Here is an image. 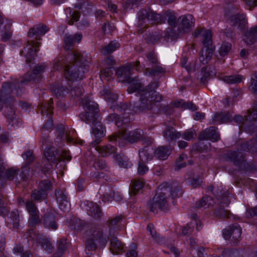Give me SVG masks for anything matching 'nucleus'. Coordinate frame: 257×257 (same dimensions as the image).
I'll list each match as a JSON object with an SVG mask.
<instances>
[{"label": "nucleus", "instance_id": "obj_31", "mask_svg": "<svg viewBox=\"0 0 257 257\" xmlns=\"http://www.w3.org/2000/svg\"><path fill=\"white\" fill-rule=\"evenodd\" d=\"M43 224L45 227L51 230H56L58 228V225L55 220V216L52 213H48L44 216Z\"/></svg>", "mask_w": 257, "mask_h": 257}, {"label": "nucleus", "instance_id": "obj_6", "mask_svg": "<svg viewBox=\"0 0 257 257\" xmlns=\"http://www.w3.org/2000/svg\"><path fill=\"white\" fill-rule=\"evenodd\" d=\"M202 37V41L204 47L200 53L199 59L203 64L207 63L212 58L213 47L212 46V34L210 30L198 29L194 33L195 37Z\"/></svg>", "mask_w": 257, "mask_h": 257}, {"label": "nucleus", "instance_id": "obj_10", "mask_svg": "<svg viewBox=\"0 0 257 257\" xmlns=\"http://www.w3.org/2000/svg\"><path fill=\"white\" fill-rule=\"evenodd\" d=\"M57 130L58 132V137L56 138L55 142L59 145L60 143H62L64 139L66 140L68 143L71 144L79 143L82 144L83 141L80 140L79 142L75 140L76 136V132L74 129L71 128L67 130L65 134V127L63 125H59Z\"/></svg>", "mask_w": 257, "mask_h": 257}, {"label": "nucleus", "instance_id": "obj_45", "mask_svg": "<svg viewBox=\"0 0 257 257\" xmlns=\"http://www.w3.org/2000/svg\"><path fill=\"white\" fill-rule=\"evenodd\" d=\"M145 182L143 179H138L133 180L131 184V191L134 195L141 190L144 186Z\"/></svg>", "mask_w": 257, "mask_h": 257}, {"label": "nucleus", "instance_id": "obj_34", "mask_svg": "<svg viewBox=\"0 0 257 257\" xmlns=\"http://www.w3.org/2000/svg\"><path fill=\"white\" fill-rule=\"evenodd\" d=\"M100 93L103 98L109 102L112 103L117 99V94L112 92L109 88L103 87Z\"/></svg>", "mask_w": 257, "mask_h": 257}, {"label": "nucleus", "instance_id": "obj_47", "mask_svg": "<svg viewBox=\"0 0 257 257\" xmlns=\"http://www.w3.org/2000/svg\"><path fill=\"white\" fill-rule=\"evenodd\" d=\"M231 237L234 240V243H235L240 238L241 229L239 225L235 224L231 227Z\"/></svg>", "mask_w": 257, "mask_h": 257}, {"label": "nucleus", "instance_id": "obj_54", "mask_svg": "<svg viewBox=\"0 0 257 257\" xmlns=\"http://www.w3.org/2000/svg\"><path fill=\"white\" fill-rule=\"evenodd\" d=\"M53 126V120L50 118H49L47 122L44 125L43 130H42V140H43V138H45V139H48V136H47V131H49L52 128Z\"/></svg>", "mask_w": 257, "mask_h": 257}, {"label": "nucleus", "instance_id": "obj_44", "mask_svg": "<svg viewBox=\"0 0 257 257\" xmlns=\"http://www.w3.org/2000/svg\"><path fill=\"white\" fill-rule=\"evenodd\" d=\"M213 201L212 198L209 196H204L201 199L197 201L195 204V207L197 208L205 207L206 206H209L213 205Z\"/></svg>", "mask_w": 257, "mask_h": 257}, {"label": "nucleus", "instance_id": "obj_33", "mask_svg": "<svg viewBox=\"0 0 257 257\" xmlns=\"http://www.w3.org/2000/svg\"><path fill=\"white\" fill-rule=\"evenodd\" d=\"M153 149L151 146H147L141 149L139 153L140 161L148 162L153 158Z\"/></svg>", "mask_w": 257, "mask_h": 257}, {"label": "nucleus", "instance_id": "obj_1", "mask_svg": "<svg viewBox=\"0 0 257 257\" xmlns=\"http://www.w3.org/2000/svg\"><path fill=\"white\" fill-rule=\"evenodd\" d=\"M139 66L140 62L137 61L135 63L120 67L116 70V75L118 77L122 78L123 82L130 84L127 88L128 93L136 92L140 97L139 105L134 107V111L137 113L153 110L155 106H157V103L162 99V96L154 90L158 86L157 82L155 81L147 87H143L137 78L130 76L131 69L136 67V69L138 71Z\"/></svg>", "mask_w": 257, "mask_h": 257}, {"label": "nucleus", "instance_id": "obj_53", "mask_svg": "<svg viewBox=\"0 0 257 257\" xmlns=\"http://www.w3.org/2000/svg\"><path fill=\"white\" fill-rule=\"evenodd\" d=\"M111 69V67H107L102 70L100 74V78L101 79H106L107 81L110 80L113 75Z\"/></svg>", "mask_w": 257, "mask_h": 257}, {"label": "nucleus", "instance_id": "obj_36", "mask_svg": "<svg viewBox=\"0 0 257 257\" xmlns=\"http://www.w3.org/2000/svg\"><path fill=\"white\" fill-rule=\"evenodd\" d=\"M171 150L167 147H160L155 151H154L155 156L161 160H165L167 159L171 154Z\"/></svg>", "mask_w": 257, "mask_h": 257}, {"label": "nucleus", "instance_id": "obj_24", "mask_svg": "<svg viewBox=\"0 0 257 257\" xmlns=\"http://www.w3.org/2000/svg\"><path fill=\"white\" fill-rule=\"evenodd\" d=\"M85 204L86 207L85 210L89 215L95 218L100 217L102 212L97 204L92 202L87 201L86 203H85Z\"/></svg>", "mask_w": 257, "mask_h": 257}, {"label": "nucleus", "instance_id": "obj_20", "mask_svg": "<svg viewBox=\"0 0 257 257\" xmlns=\"http://www.w3.org/2000/svg\"><path fill=\"white\" fill-rule=\"evenodd\" d=\"M57 201L59 208L64 212L69 210L70 204L67 200V195L63 190H58L55 192Z\"/></svg>", "mask_w": 257, "mask_h": 257}, {"label": "nucleus", "instance_id": "obj_37", "mask_svg": "<svg viewBox=\"0 0 257 257\" xmlns=\"http://www.w3.org/2000/svg\"><path fill=\"white\" fill-rule=\"evenodd\" d=\"M123 218L121 215H119L113 217L109 222V227L110 229V236H112L111 230L118 231L120 229V226L119 224L121 223Z\"/></svg>", "mask_w": 257, "mask_h": 257}, {"label": "nucleus", "instance_id": "obj_41", "mask_svg": "<svg viewBox=\"0 0 257 257\" xmlns=\"http://www.w3.org/2000/svg\"><path fill=\"white\" fill-rule=\"evenodd\" d=\"M67 248L66 239L61 238L58 241V247L57 251L54 253L53 257H60L65 251Z\"/></svg>", "mask_w": 257, "mask_h": 257}, {"label": "nucleus", "instance_id": "obj_23", "mask_svg": "<svg viewBox=\"0 0 257 257\" xmlns=\"http://www.w3.org/2000/svg\"><path fill=\"white\" fill-rule=\"evenodd\" d=\"M181 20L180 29L184 33L189 32L194 26L195 19L191 15H186L180 17Z\"/></svg>", "mask_w": 257, "mask_h": 257}, {"label": "nucleus", "instance_id": "obj_16", "mask_svg": "<svg viewBox=\"0 0 257 257\" xmlns=\"http://www.w3.org/2000/svg\"><path fill=\"white\" fill-rule=\"evenodd\" d=\"M17 174V170L13 168L6 170L2 158L0 157V187L6 179L12 180Z\"/></svg>", "mask_w": 257, "mask_h": 257}, {"label": "nucleus", "instance_id": "obj_30", "mask_svg": "<svg viewBox=\"0 0 257 257\" xmlns=\"http://www.w3.org/2000/svg\"><path fill=\"white\" fill-rule=\"evenodd\" d=\"M95 150L102 157H107L115 154L116 151V149L110 144L102 146H97Z\"/></svg>", "mask_w": 257, "mask_h": 257}, {"label": "nucleus", "instance_id": "obj_25", "mask_svg": "<svg viewBox=\"0 0 257 257\" xmlns=\"http://www.w3.org/2000/svg\"><path fill=\"white\" fill-rule=\"evenodd\" d=\"M227 158L234 162L236 165L241 168L242 164H244V154L239 151L230 152L227 154Z\"/></svg>", "mask_w": 257, "mask_h": 257}, {"label": "nucleus", "instance_id": "obj_5", "mask_svg": "<svg viewBox=\"0 0 257 257\" xmlns=\"http://www.w3.org/2000/svg\"><path fill=\"white\" fill-rule=\"evenodd\" d=\"M45 68L46 67L44 64L39 65L36 66L32 72H28L25 74L24 78L21 79V80L16 79L14 82H4L2 86V94H7L13 92L14 94H18L19 91L17 88L19 86L20 83L21 85H22L23 83H27L32 80L39 79L41 74L44 72Z\"/></svg>", "mask_w": 257, "mask_h": 257}, {"label": "nucleus", "instance_id": "obj_64", "mask_svg": "<svg viewBox=\"0 0 257 257\" xmlns=\"http://www.w3.org/2000/svg\"><path fill=\"white\" fill-rule=\"evenodd\" d=\"M216 215L219 218H229L230 217V212L228 210L224 209H219L216 211Z\"/></svg>", "mask_w": 257, "mask_h": 257}, {"label": "nucleus", "instance_id": "obj_55", "mask_svg": "<svg viewBox=\"0 0 257 257\" xmlns=\"http://www.w3.org/2000/svg\"><path fill=\"white\" fill-rule=\"evenodd\" d=\"M13 227L15 228H19V213L18 211H13L11 215Z\"/></svg>", "mask_w": 257, "mask_h": 257}, {"label": "nucleus", "instance_id": "obj_21", "mask_svg": "<svg viewBox=\"0 0 257 257\" xmlns=\"http://www.w3.org/2000/svg\"><path fill=\"white\" fill-rule=\"evenodd\" d=\"M33 155V152L32 151H28L22 154V157L25 160L26 164L22 168V176L23 178H27L31 173L28 166L31 164L34 160Z\"/></svg>", "mask_w": 257, "mask_h": 257}, {"label": "nucleus", "instance_id": "obj_50", "mask_svg": "<svg viewBox=\"0 0 257 257\" xmlns=\"http://www.w3.org/2000/svg\"><path fill=\"white\" fill-rule=\"evenodd\" d=\"M6 116L9 121V125H11L12 126H15L17 125L19 121L13 110H11L10 112H7Z\"/></svg>", "mask_w": 257, "mask_h": 257}, {"label": "nucleus", "instance_id": "obj_9", "mask_svg": "<svg viewBox=\"0 0 257 257\" xmlns=\"http://www.w3.org/2000/svg\"><path fill=\"white\" fill-rule=\"evenodd\" d=\"M143 132L141 130H137L133 132L127 133L126 130L122 127V129L118 133L113 134L108 137L110 141H115L117 139L125 140L130 143H134L142 137Z\"/></svg>", "mask_w": 257, "mask_h": 257}, {"label": "nucleus", "instance_id": "obj_56", "mask_svg": "<svg viewBox=\"0 0 257 257\" xmlns=\"http://www.w3.org/2000/svg\"><path fill=\"white\" fill-rule=\"evenodd\" d=\"M46 193L40 190L39 191H34L32 194V197L36 201H40L45 199L46 197Z\"/></svg>", "mask_w": 257, "mask_h": 257}, {"label": "nucleus", "instance_id": "obj_22", "mask_svg": "<svg viewBox=\"0 0 257 257\" xmlns=\"http://www.w3.org/2000/svg\"><path fill=\"white\" fill-rule=\"evenodd\" d=\"M217 128L212 126L207 128L199 135L200 140H210L212 142H216L219 139V135L217 132Z\"/></svg>", "mask_w": 257, "mask_h": 257}, {"label": "nucleus", "instance_id": "obj_40", "mask_svg": "<svg viewBox=\"0 0 257 257\" xmlns=\"http://www.w3.org/2000/svg\"><path fill=\"white\" fill-rule=\"evenodd\" d=\"M107 119L109 121H114L115 125L118 127H121L123 124L130 122V119L128 118H124L122 119V118L116 113L111 114L108 116Z\"/></svg>", "mask_w": 257, "mask_h": 257}, {"label": "nucleus", "instance_id": "obj_63", "mask_svg": "<svg viewBox=\"0 0 257 257\" xmlns=\"http://www.w3.org/2000/svg\"><path fill=\"white\" fill-rule=\"evenodd\" d=\"M115 158V160L116 162V163L121 167L123 168H127L128 166H131V164H129L130 163H127V162L123 161L120 156L119 155H115L114 156Z\"/></svg>", "mask_w": 257, "mask_h": 257}, {"label": "nucleus", "instance_id": "obj_32", "mask_svg": "<svg viewBox=\"0 0 257 257\" xmlns=\"http://www.w3.org/2000/svg\"><path fill=\"white\" fill-rule=\"evenodd\" d=\"M18 203L20 206L25 205L26 210L29 214L39 212L37 206L32 200H29L25 202L23 198L20 197L18 199Z\"/></svg>", "mask_w": 257, "mask_h": 257}, {"label": "nucleus", "instance_id": "obj_8", "mask_svg": "<svg viewBox=\"0 0 257 257\" xmlns=\"http://www.w3.org/2000/svg\"><path fill=\"white\" fill-rule=\"evenodd\" d=\"M170 195V190L165 185L159 186L158 191L155 195L152 200L148 202V205L150 210L155 212L158 209L165 210L168 207V199Z\"/></svg>", "mask_w": 257, "mask_h": 257}, {"label": "nucleus", "instance_id": "obj_18", "mask_svg": "<svg viewBox=\"0 0 257 257\" xmlns=\"http://www.w3.org/2000/svg\"><path fill=\"white\" fill-rule=\"evenodd\" d=\"M49 31V28L45 25L40 24L30 29L28 37L32 38L35 37L36 40L40 39V37L44 35Z\"/></svg>", "mask_w": 257, "mask_h": 257}, {"label": "nucleus", "instance_id": "obj_49", "mask_svg": "<svg viewBox=\"0 0 257 257\" xmlns=\"http://www.w3.org/2000/svg\"><path fill=\"white\" fill-rule=\"evenodd\" d=\"M147 230L150 232L152 237L154 239L159 243L163 242V238L160 237L159 234L157 233L154 228V226L152 224H149L147 226Z\"/></svg>", "mask_w": 257, "mask_h": 257}, {"label": "nucleus", "instance_id": "obj_59", "mask_svg": "<svg viewBox=\"0 0 257 257\" xmlns=\"http://www.w3.org/2000/svg\"><path fill=\"white\" fill-rule=\"evenodd\" d=\"M186 158V155L185 154H182L180 155L179 158L177 160L176 165L175 167V170H179L180 169L184 168L186 166V164L185 162H182L184 159Z\"/></svg>", "mask_w": 257, "mask_h": 257}, {"label": "nucleus", "instance_id": "obj_19", "mask_svg": "<svg viewBox=\"0 0 257 257\" xmlns=\"http://www.w3.org/2000/svg\"><path fill=\"white\" fill-rule=\"evenodd\" d=\"M195 226L197 231H199L202 226L201 222L198 219L196 214H193L192 216V220L190 223L183 227L182 230V234L183 235H187L192 233Z\"/></svg>", "mask_w": 257, "mask_h": 257}, {"label": "nucleus", "instance_id": "obj_51", "mask_svg": "<svg viewBox=\"0 0 257 257\" xmlns=\"http://www.w3.org/2000/svg\"><path fill=\"white\" fill-rule=\"evenodd\" d=\"M164 18H168V22L170 26L172 27H176L177 25L176 17L174 12H166L165 13V16H163Z\"/></svg>", "mask_w": 257, "mask_h": 257}, {"label": "nucleus", "instance_id": "obj_3", "mask_svg": "<svg viewBox=\"0 0 257 257\" xmlns=\"http://www.w3.org/2000/svg\"><path fill=\"white\" fill-rule=\"evenodd\" d=\"M85 111L80 114L81 119L86 123H92V133L95 138H101L103 136V127L102 125L97 124L96 121L98 116L99 108L98 104L88 97H85L81 101Z\"/></svg>", "mask_w": 257, "mask_h": 257}, {"label": "nucleus", "instance_id": "obj_27", "mask_svg": "<svg viewBox=\"0 0 257 257\" xmlns=\"http://www.w3.org/2000/svg\"><path fill=\"white\" fill-rule=\"evenodd\" d=\"M110 243L109 249L113 254H118L123 251V245L117 237L112 236Z\"/></svg>", "mask_w": 257, "mask_h": 257}, {"label": "nucleus", "instance_id": "obj_15", "mask_svg": "<svg viewBox=\"0 0 257 257\" xmlns=\"http://www.w3.org/2000/svg\"><path fill=\"white\" fill-rule=\"evenodd\" d=\"M33 232H30V236L33 239H36L37 242L41 245L42 247L47 252L51 253L53 250V246L52 245L50 240L44 236L43 235L39 233L36 234L32 231Z\"/></svg>", "mask_w": 257, "mask_h": 257}, {"label": "nucleus", "instance_id": "obj_7", "mask_svg": "<svg viewBox=\"0 0 257 257\" xmlns=\"http://www.w3.org/2000/svg\"><path fill=\"white\" fill-rule=\"evenodd\" d=\"M86 249L87 251L94 250L96 248V244L104 246L107 242V238L103 235L101 228L94 226L87 230L85 233Z\"/></svg>", "mask_w": 257, "mask_h": 257}, {"label": "nucleus", "instance_id": "obj_4", "mask_svg": "<svg viewBox=\"0 0 257 257\" xmlns=\"http://www.w3.org/2000/svg\"><path fill=\"white\" fill-rule=\"evenodd\" d=\"M50 143L48 139H45L44 137L43 138L42 146L43 148L45 147L44 155L45 158L49 162V163L46 167H43L42 168V171L45 173H48L52 170L53 167L51 163L58 162L56 165V168L58 169L59 162L65 160L69 161L71 159L69 151L66 150H62L59 154L57 150L55 147L48 146Z\"/></svg>", "mask_w": 257, "mask_h": 257}, {"label": "nucleus", "instance_id": "obj_46", "mask_svg": "<svg viewBox=\"0 0 257 257\" xmlns=\"http://www.w3.org/2000/svg\"><path fill=\"white\" fill-rule=\"evenodd\" d=\"M249 89L252 93L257 94V71H254L251 74ZM254 104H257V102H255Z\"/></svg>", "mask_w": 257, "mask_h": 257}, {"label": "nucleus", "instance_id": "obj_60", "mask_svg": "<svg viewBox=\"0 0 257 257\" xmlns=\"http://www.w3.org/2000/svg\"><path fill=\"white\" fill-rule=\"evenodd\" d=\"M196 136L195 131L193 130H188L183 135L182 138L187 140L190 141L194 139Z\"/></svg>", "mask_w": 257, "mask_h": 257}, {"label": "nucleus", "instance_id": "obj_2", "mask_svg": "<svg viewBox=\"0 0 257 257\" xmlns=\"http://www.w3.org/2000/svg\"><path fill=\"white\" fill-rule=\"evenodd\" d=\"M90 62V57L86 53L72 51L65 58L60 57L54 61L53 68L58 70L64 69V75L68 81V85H73L75 81L81 79L83 76V65Z\"/></svg>", "mask_w": 257, "mask_h": 257}, {"label": "nucleus", "instance_id": "obj_42", "mask_svg": "<svg viewBox=\"0 0 257 257\" xmlns=\"http://www.w3.org/2000/svg\"><path fill=\"white\" fill-rule=\"evenodd\" d=\"M232 119V116L229 112H223L215 114L214 121L215 122L226 123Z\"/></svg>", "mask_w": 257, "mask_h": 257}, {"label": "nucleus", "instance_id": "obj_17", "mask_svg": "<svg viewBox=\"0 0 257 257\" xmlns=\"http://www.w3.org/2000/svg\"><path fill=\"white\" fill-rule=\"evenodd\" d=\"M234 120L238 124L242 123L244 120L253 124L257 123V104H254L253 110L251 112L248 110L244 118L241 115H236L234 117Z\"/></svg>", "mask_w": 257, "mask_h": 257}, {"label": "nucleus", "instance_id": "obj_43", "mask_svg": "<svg viewBox=\"0 0 257 257\" xmlns=\"http://www.w3.org/2000/svg\"><path fill=\"white\" fill-rule=\"evenodd\" d=\"M119 46L120 45L117 42L115 41H111L107 45L105 46L102 49L101 52L104 55L111 53L118 49Z\"/></svg>", "mask_w": 257, "mask_h": 257}, {"label": "nucleus", "instance_id": "obj_35", "mask_svg": "<svg viewBox=\"0 0 257 257\" xmlns=\"http://www.w3.org/2000/svg\"><path fill=\"white\" fill-rule=\"evenodd\" d=\"M163 136L168 142H171L180 138L181 134L172 127L167 126L164 132Z\"/></svg>", "mask_w": 257, "mask_h": 257}, {"label": "nucleus", "instance_id": "obj_48", "mask_svg": "<svg viewBox=\"0 0 257 257\" xmlns=\"http://www.w3.org/2000/svg\"><path fill=\"white\" fill-rule=\"evenodd\" d=\"M53 99L52 98H50L48 103H46L45 104H42L41 106V113L43 115H51L53 110Z\"/></svg>", "mask_w": 257, "mask_h": 257}, {"label": "nucleus", "instance_id": "obj_26", "mask_svg": "<svg viewBox=\"0 0 257 257\" xmlns=\"http://www.w3.org/2000/svg\"><path fill=\"white\" fill-rule=\"evenodd\" d=\"M82 38V35L80 33H76L73 35H66L64 37V48L68 50L73 44L75 43H79Z\"/></svg>", "mask_w": 257, "mask_h": 257}, {"label": "nucleus", "instance_id": "obj_11", "mask_svg": "<svg viewBox=\"0 0 257 257\" xmlns=\"http://www.w3.org/2000/svg\"><path fill=\"white\" fill-rule=\"evenodd\" d=\"M138 18L140 21L147 19V21H151L152 23L161 24L165 22L163 16L156 14L149 9L140 11L138 13Z\"/></svg>", "mask_w": 257, "mask_h": 257}, {"label": "nucleus", "instance_id": "obj_28", "mask_svg": "<svg viewBox=\"0 0 257 257\" xmlns=\"http://www.w3.org/2000/svg\"><path fill=\"white\" fill-rule=\"evenodd\" d=\"M257 39V26L252 27L244 36L243 41L247 45L253 44Z\"/></svg>", "mask_w": 257, "mask_h": 257}, {"label": "nucleus", "instance_id": "obj_12", "mask_svg": "<svg viewBox=\"0 0 257 257\" xmlns=\"http://www.w3.org/2000/svg\"><path fill=\"white\" fill-rule=\"evenodd\" d=\"M40 44L38 42L28 41L27 45L24 49L20 52V54L23 55L26 59V62L29 63L34 59L36 52L39 51L37 48L39 47Z\"/></svg>", "mask_w": 257, "mask_h": 257}, {"label": "nucleus", "instance_id": "obj_58", "mask_svg": "<svg viewBox=\"0 0 257 257\" xmlns=\"http://www.w3.org/2000/svg\"><path fill=\"white\" fill-rule=\"evenodd\" d=\"M147 162L140 161L139 162L138 173L139 175H143L149 170V168L146 165Z\"/></svg>", "mask_w": 257, "mask_h": 257}, {"label": "nucleus", "instance_id": "obj_38", "mask_svg": "<svg viewBox=\"0 0 257 257\" xmlns=\"http://www.w3.org/2000/svg\"><path fill=\"white\" fill-rule=\"evenodd\" d=\"M65 13L67 14V22L69 25H72L74 22L78 21L80 17L78 11H74L72 12L71 9L68 8L65 10Z\"/></svg>", "mask_w": 257, "mask_h": 257}, {"label": "nucleus", "instance_id": "obj_13", "mask_svg": "<svg viewBox=\"0 0 257 257\" xmlns=\"http://www.w3.org/2000/svg\"><path fill=\"white\" fill-rule=\"evenodd\" d=\"M52 89L57 97L64 96L65 94V92L66 93H68V90H69V93L71 96L74 97L75 98H79V97L83 93V88L80 86H78L77 87L75 86L73 88H69L65 90L62 86L56 87L54 86Z\"/></svg>", "mask_w": 257, "mask_h": 257}, {"label": "nucleus", "instance_id": "obj_52", "mask_svg": "<svg viewBox=\"0 0 257 257\" xmlns=\"http://www.w3.org/2000/svg\"><path fill=\"white\" fill-rule=\"evenodd\" d=\"M29 224L31 227L37 225L40 221L39 211L37 213H33L29 214Z\"/></svg>", "mask_w": 257, "mask_h": 257}, {"label": "nucleus", "instance_id": "obj_29", "mask_svg": "<svg viewBox=\"0 0 257 257\" xmlns=\"http://www.w3.org/2000/svg\"><path fill=\"white\" fill-rule=\"evenodd\" d=\"M245 77L241 75L236 74L232 75H222L219 77V79L227 84H233L239 83L244 80Z\"/></svg>", "mask_w": 257, "mask_h": 257}, {"label": "nucleus", "instance_id": "obj_39", "mask_svg": "<svg viewBox=\"0 0 257 257\" xmlns=\"http://www.w3.org/2000/svg\"><path fill=\"white\" fill-rule=\"evenodd\" d=\"M152 69L147 68L145 70V74L151 76H155L165 72V69L159 63L157 65L152 66Z\"/></svg>", "mask_w": 257, "mask_h": 257}, {"label": "nucleus", "instance_id": "obj_61", "mask_svg": "<svg viewBox=\"0 0 257 257\" xmlns=\"http://www.w3.org/2000/svg\"><path fill=\"white\" fill-rule=\"evenodd\" d=\"M231 49V44L229 43L223 44L219 50V54L221 56H224L228 54Z\"/></svg>", "mask_w": 257, "mask_h": 257}, {"label": "nucleus", "instance_id": "obj_62", "mask_svg": "<svg viewBox=\"0 0 257 257\" xmlns=\"http://www.w3.org/2000/svg\"><path fill=\"white\" fill-rule=\"evenodd\" d=\"M93 167L97 170H103L106 167V164L104 160L98 159L94 162Z\"/></svg>", "mask_w": 257, "mask_h": 257}, {"label": "nucleus", "instance_id": "obj_14", "mask_svg": "<svg viewBox=\"0 0 257 257\" xmlns=\"http://www.w3.org/2000/svg\"><path fill=\"white\" fill-rule=\"evenodd\" d=\"M225 16L233 25L237 26L240 29L243 28L247 23L245 16L244 14L234 13L233 10L226 13Z\"/></svg>", "mask_w": 257, "mask_h": 257}, {"label": "nucleus", "instance_id": "obj_57", "mask_svg": "<svg viewBox=\"0 0 257 257\" xmlns=\"http://www.w3.org/2000/svg\"><path fill=\"white\" fill-rule=\"evenodd\" d=\"M52 187L51 182L48 180L41 181L39 184V189L45 192L50 190Z\"/></svg>", "mask_w": 257, "mask_h": 257}]
</instances>
